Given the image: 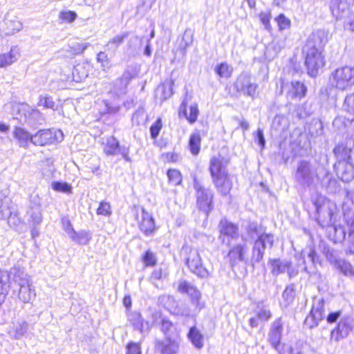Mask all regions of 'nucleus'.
<instances>
[{
    "mask_svg": "<svg viewBox=\"0 0 354 354\" xmlns=\"http://www.w3.org/2000/svg\"><path fill=\"white\" fill-rule=\"evenodd\" d=\"M333 153L337 160V162L350 161L351 154L354 153V138H348L344 143L337 145L333 149Z\"/></svg>",
    "mask_w": 354,
    "mask_h": 354,
    "instance_id": "obj_17",
    "label": "nucleus"
},
{
    "mask_svg": "<svg viewBox=\"0 0 354 354\" xmlns=\"http://www.w3.org/2000/svg\"><path fill=\"white\" fill-rule=\"evenodd\" d=\"M178 290L181 293L187 294L190 299L194 297L195 295H197L198 293L200 292L196 287L185 280H181L179 281Z\"/></svg>",
    "mask_w": 354,
    "mask_h": 354,
    "instance_id": "obj_34",
    "label": "nucleus"
},
{
    "mask_svg": "<svg viewBox=\"0 0 354 354\" xmlns=\"http://www.w3.org/2000/svg\"><path fill=\"white\" fill-rule=\"evenodd\" d=\"M248 250V247L246 243V240L242 236V243L232 247L228 252V257L232 266H234L239 262L248 263L249 261V259L246 257Z\"/></svg>",
    "mask_w": 354,
    "mask_h": 354,
    "instance_id": "obj_16",
    "label": "nucleus"
},
{
    "mask_svg": "<svg viewBox=\"0 0 354 354\" xmlns=\"http://www.w3.org/2000/svg\"><path fill=\"white\" fill-rule=\"evenodd\" d=\"M335 266L346 276L354 275V270L352 265L345 259H341Z\"/></svg>",
    "mask_w": 354,
    "mask_h": 354,
    "instance_id": "obj_42",
    "label": "nucleus"
},
{
    "mask_svg": "<svg viewBox=\"0 0 354 354\" xmlns=\"http://www.w3.org/2000/svg\"><path fill=\"white\" fill-rule=\"evenodd\" d=\"M97 214L98 215L109 216L111 214V206L109 203L106 202H101L97 209Z\"/></svg>",
    "mask_w": 354,
    "mask_h": 354,
    "instance_id": "obj_59",
    "label": "nucleus"
},
{
    "mask_svg": "<svg viewBox=\"0 0 354 354\" xmlns=\"http://www.w3.org/2000/svg\"><path fill=\"white\" fill-rule=\"evenodd\" d=\"M162 127V125L161 119H157L156 121L150 127V134L152 138L156 139L158 137Z\"/></svg>",
    "mask_w": 354,
    "mask_h": 354,
    "instance_id": "obj_55",
    "label": "nucleus"
},
{
    "mask_svg": "<svg viewBox=\"0 0 354 354\" xmlns=\"http://www.w3.org/2000/svg\"><path fill=\"white\" fill-rule=\"evenodd\" d=\"M169 182L174 186H177L182 182V176L179 171L170 169L167 171Z\"/></svg>",
    "mask_w": 354,
    "mask_h": 354,
    "instance_id": "obj_44",
    "label": "nucleus"
},
{
    "mask_svg": "<svg viewBox=\"0 0 354 354\" xmlns=\"http://www.w3.org/2000/svg\"><path fill=\"white\" fill-rule=\"evenodd\" d=\"M162 318H161L160 314L157 312L154 311L151 313V319L149 320H147L145 322L146 325V330H149L150 328L157 324L159 320L161 321Z\"/></svg>",
    "mask_w": 354,
    "mask_h": 354,
    "instance_id": "obj_54",
    "label": "nucleus"
},
{
    "mask_svg": "<svg viewBox=\"0 0 354 354\" xmlns=\"http://www.w3.org/2000/svg\"><path fill=\"white\" fill-rule=\"evenodd\" d=\"M64 230L70 239L73 238V235H75V231L68 220L64 223Z\"/></svg>",
    "mask_w": 354,
    "mask_h": 354,
    "instance_id": "obj_62",
    "label": "nucleus"
},
{
    "mask_svg": "<svg viewBox=\"0 0 354 354\" xmlns=\"http://www.w3.org/2000/svg\"><path fill=\"white\" fill-rule=\"evenodd\" d=\"M275 20L280 30H285L290 26V21L283 14H280Z\"/></svg>",
    "mask_w": 354,
    "mask_h": 354,
    "instance_id": "obj_53",
    "label": "nucleus"
},
{
    "mask_svg": "<svg viewBox=\"0 0 354 354\" xmlns=\"http://www.w3.org/2000/svg\"><path fill=\"white\" fill-rule=\"evenodd\" d=\"M350 205H352L354 207V190L346 192V196L342 205L344 216L350 227V233H353L354 232V216L349 218L348 212L352 209Z\"/></svg>",
    "mask_w": 354,
    "mask_h": 354,
    "instance_id": "obj_24",
    "label": "nucleus"
},
{
    "mask_svg": "<svg viewBox=\"0 0 354 354\" xmlns=\"http://www.w3.org/2000/svg\"><path fill=\"white\" fill-rule=\"evenodd\" d=\"M121 147L119 142L113 136L108 138L104 151L106 155L115 156L118 153V151Z\"/></svg>",
    "mask_w": 354,
    "mask_h": 354,
    "instance_id": "obj_38",
    "label": "nucleus"
},
{
    "mask_svg": "<svg viewBox=\"0 0 354 354\" xmlns=\"http://www.w3.org/2000/svg\"><path fill=\"white\" fill-rule=\"evenodd\" d=\"M269 264L272 274L276 277L287 271L289 278L291 279L296 277L299 272V263L292 266V262L290 260L272 259L269 260Z\"/></svg>",
    "mask_w": 354,
    "mask_h": 354,
    "instance_id": "obj_11",
    "label": "nucleus"
},
{
    "mask_svg": "<svg viewBox=\"0 0 354 354\" xmlns=\"http://www.w3.org/2000/svg\"><path fill=\"white\" fill-rule=\"evenodd\" d=\"M52 187L57 192H61L64 193H70L71 192V186L67 183L62 182H54L52 183Z\"/></svg>",
    "mask_w": 354,
    "mask_h": 354,
    "instance_id": "obj_50",
    "label": "nucleus"
},
{
    "mask_svg": "<svg viewBox=\"0 0 354 354\" xmlns=\"http://www.w3.org/2000/svg\"><path fill=\"white\" fill-rule=\"evenodd\" d=\"M317 177V170L312 162L303 160L297 163L295 180L299 186L303 188L313 186Z\"/></svg>",
    "mask_w": 354,
    "mask_h": 354,
    "instance_id": "obj_6",
    "label": "nucleus"
},
{
    "mask_svg": "<svg viewBox=\"0 0 354 354\" xmlns=\"http://www.w3.org/2000/svg\"><path fill=\"white\" fill-rule=\"evenodd\" d=\"M201 137L199 132H194L190 135L189 139V147L191 153L198 155L201 149Z\"/></svg>",
    "mask_w": 354,
    "mask_h": 354,
    "instance_id": "obj_37",
    "label": "nucleus"
},
{
    "mask_svg": "<svg viewBox=\"0 0 354 354\" xmlns=\"http://www.w3.org/2000/svg\"><path fill=\"white\" fill-rule=\"evenodd\" d=\"M307 249L308 250L307 256L311 260L315 267V263L319 262V257L315 252V248L313 246H308Z\"/></svg>",
    "mask_w": 354,
    "mask_h": 354,
    "instance_id": "obj_61",
    "label": "nucleus"
},
{
    "mask_svg": "<svg viewBox=\"0 0 354 354\" xmlns=\"http://www.w3.org/2000/svg\"><path fill=\"white\" fill-rule=\"evenodd\" d=\"M271 18V15L270 13H261L260 15V19L261 23L265 26L266 29H269L270 28V20Z\"/></svg>",
    "mask_w": 354,
    "mask_h": 354,
    "instance_id": "obj_64",
    "label": "nucleus"
},
{
    "mask_svg": "<svg viewBox=\"0 0 354 354\" xmlns=\"http://www.w3.org/2000/svg\"><path fill=\"white\" fill-rule=\"evenodd\" d=\"M187 336L189 339L196 348L201 349L203 347V335L196 326L190 328Z\"/></svg>",
    "mask_w": 354,
    "mask_h": 354,
    "instance_id": "obj_29",
    "label": "nucleus"
},
{
    "mask_svg": "<svg viewBox=\"0 0 354 354\" xmlns=\"http://www.w3.org/2000/svg\"><path fill=\"white\" fill-rule=\"evenodd\" d=\"M185 251L186 265L190 272L201 279L210 277L211 272L203 265L199 250L196 248H186Z\"/></svg>",
    "mask_w": 354,
    "mask_h": 354,
    "instance_id": "obj_8",
    "label": "nucleus"
},
{
    "mask_svg": "<svg viewBox=\"0 0 354 354\" xmlns=\"http://www.w3.org/2000/svg\"><path fill=\"white\" fill-rule=\"evenodd\" d=\"M310 313L323 319L325 317L324 300L322 298L315 297L313 301V306Z\"/></svg>",
    "mask_w": 354,
    "mask_h": 354,
    "instance_id": "obj_33",
    "label": "nucleus"
},
{
    "mask_svg": "<svg viewBox=\"0 0 354 354\" xmlns=\"http://www.w3.org/2000/svg\"><path fill=\"white\" fill-rule=\"evenodd\" d=\"M179 344V339H157L155 342V350L160 354H177Z\"/></svg>",
    "mask_w": 354,
    "mask_h": 354,
    "instance_id": "obj_20",
    "label": "nucleus"
},
{
    "mask_svg": "<svg viewBox=\"0 0 354 354\" xmlns=\"http://www.w3.org/2000/svg\"><path fill=\"white\" fill-rule=\"evenodd\" d=\"M283 330L281 318L275 319L271 324L268 334V342L270 346L279 354L281 353V340Z\"/></svg>",
    "mask_w": 354,
    "mask_h": 354,
    "instance_id": "obj_14",
    "label": "nucleus"
},
{
    "mask_svg": "<svg viewBox=\"0 0 354 354\" xmlns=\"http://www.w3.org/2000/svg\"><path fill=\"white\" fill-rule=\"evenodd\" d=\"M345 252L346 254H354V236H349Z\"/></svg>",
    "mask_w": 354,
    "mask_h": 354,
    "instance_id": "obj_63",
    "label": "nucleus"
},
{
    "mask_svg": "<svg viewBox=\"0 0 354 354\" xmlns=\"http://www.w3.org/2000/svg\"><path fill=\"white\" fill-rule=\"evenodd\" d=\"M215 72L221 77L229 78L232 73V68L227 63L223 62L215 68Z\"/></svg>",
    "mask_w": 354,
    "mask_h": 354,
    "instance_id": "obj_43",
    "label": "nucleus"
},
{
    "mask_svg": "<svg viewBox=\"0 0 354 354\" xmlns=\"http://www.w3.org/2000/svg\"><path fill=\"white\" fill-rule=\"evenodd\" d=\"M183 113L187 120L189 122L190 124L194 123L198 118L199 111L198 109V106L196 104H194L189 107V113L187 114L186 110V104L185 102H183L180 105V114Z\"/></svg>",
    "mask_w": 354,
    "mask_h": 354,
    "instance_id": "obj_31",
    "label": "nucleus"
},
{
    "mask_svg": "<svg viewBox=\"0 0 354 354\" xmlns=\"http://www.w3.org/2000/svg\"><path fill=\"white\" fill-rule=\"evenodd\" d=\"M168 272L167 268L160 267L159 268L153 271L151 279L153 281L162 280L167 277Z\"/></svg>",
    "mask_w": 354,
    "mask_h": 354,
    "instance_id": "obj_49",
    "label": "nucleus"
},
{
    "mask_svg": "<svg viewBox=\"0 0 354 354\" xmlns=\"http://www.w3.org/2000/svg\"><path fill=\"white\" fill-rule=\"evenodd\" d=\"M128 321L130 322L134 329L142 333L146 330V326H145L143 319L140 313L138 312H131L128 315Z\"/></svg>",
    "mask_w": 354,
    "mask_h": 354,
    "instance_id": "obj_30",
    "label": "nucleus"
},
{
    "mask_svg": "<svg viewBox=\"0 0 354 354\" xmlns=\"http://www.w3.org/2000/svg\"><path fill=\"white\" fill-rule=\"evenodd\" d=\"M344 108L347 112L354 114V93L348 95L346 97Z\"/></svg>",
    "mask_w": 354,
    "mask_h": 354,
    "instance_id": "obj_52",
    "label": "nucleus"
},
{
    "mask_svg": "<svg viewBox=\"0 0 354 354\" xmlns=\"http://www.w3.org/2000/svg\"><path fill=\"white\" fill-rule=\"evenodd\" d=\"M13 137L17 140L20 147L27 148L29 143H32V136L21 127H15L13 131Z\"/></svg>",
    "mask_w": 354,
    "mask_h": 354,
    "instance_id": "obj_27",
    "label": "nucleus"
},
{
    "mask_svg": "<svg viewBox=\"0 0 354 354\" xmlns=\"http://www.w3.org/2000/svg\"><path fill=\"white\" fill-rule=\"evenodd\" d=\"M273 243V235H263L259 239H256L252 246L251 257L249 259L250 263L254 266L255 263L262 261L267 245L271 248Z\"/></svg>",
    "mask_w": 354,
    "mask_h": 354,
    "instance_id": "obj_9",
    "label": "nucleus"
},
{
    "mask_svg": "<svg viewBox=\"0 0 354 354\" xmlns=\"http://www.w3.org/2000/svg\"><path fill=\"white\" fill-rule=\"evenodd\" d=\"M71 239L80 245H86L91 239V233L85 230L75 232Z\"/></svg>",
    "mask_w": 354,
    "mask_h": 354,
    "instance_id": "obj_39",
    "label": "nucleus"
},
{
    "mask_svg": "<svg viewBox=\"0 0 354 354\" xmlns=\"http://www.w3.org/2000/svg\"><path fill=\"white\" fill-rule=\"evenodd\" d=\"M29 216L28 221L33 225H39L42 221L41 212V198L37 194L30 196V206L27 212Z\"/></svg>",
    "mask_w": 354,
    "mask_h": 354,
    "instance_id": "obj_19",
    "label": "nucleus"
},
{
    "mask_svg": "<svg viewBox=\"0 0 354 354\" xmlns=\"http://www.w3.org/2000/svg\"><path fill=\"white\" fill-rule=\"evenodd\" d=\"M218 227L220 232L218 239L227 245H230L231 240H236L239 236V227L226 218L221 220Z\"/></svg>",
    "mask_w": 354,
    "mask_h": 354,
    "instance_id": "obj_13",
    "label": "nucleus"
},
{
    "mask_svg": "<svg viewBox=\"0 0 354 354\" xmlns=\"http://www.w3.org/2000/svg\"><path fill=\"white\" fill-rule=\"evenodd\" d=\"M327 41V37L324 30H319L313 32L308 39L304 47L306 54L305 64L308 73L311 77H315L319 69L325 64L324 57L322 50Z\"/></svg>",
    "mask_w": 354,
    "mask_h": 354,
    "instance_id": "obj_1",
    "label": "nucleus"
},
{
    "mask_svg": "<svg viewBox=\"0 0 354 354\" xmlns=\"http://www.w3.org/2000/svg\"><path fill=\"white\" fill-rule=\"evenodd\" d=\"M354 328V319L349 316L341 318L337 327L331 330L330 339L339 342L346 338Z\"/></svg>",
    "mask_w": 354,
    "mask_h": 354,
    "instance_id": "obj_15",
    "label": "nucleus"
},
{
    "mask_svg": "<svg viewBox=\"0 0 354 354\" xmlns=\"http://www.w3.org/2000/svg\"><path fill=\"white\" fill-rule=\"evenodd\" d=\"M334 167L343 182L348 183L354 179V166L351 161L336 162Z\"/></svg>",
    "mask_w": 354,
    "mask_h": 354,
    "instance_id": "obj_21",
    "label": "nucleus"
},
{
    "mask_svg": "<svg viewBox=\"0 0 354 354\" xmlns=\"http://www.w3.org/2000/svg\"><path fill=\"white\" fill-rule=\"evenodd\" d=\"M135 77V74L129 68L126 69L121 77L117 80L116 84H119L120 88L124 89L127 88L130 81Z\"/></svg>",
    "mask_w": 354,
    "mask_h": 354,
    "instance_id": "obj_41",
    "label": "nucleus"
},
{
    "mask_svg": "<svg viewBox=\"0 0 354 354\" xmlns=\"http://www.w3.org/2000/svg\"><path fill=\"white\" fill-rule=\"evenodd\" d=\"M13 275V294L24 304L31 302L36 297V291L30 277L19 268H12Z\"/></svg>",
    "mask_w": 354,
    "mask_h": 354,
    "instance_id": "obj_2",
    "label": "nucleus"
},
{
    "mask_svg": "<svg viewBox=\"0 0 354 354\" xmlns=\"http://www.w3.org/2000/svg\"><path fill=\"white\" fill-rule=\"evenodd\" d=\"M191 302L196 312L200 311L205 306V303L201 301V292H198L197 295H195L194 297L191 298Z\"/></svg>",
    "mask_w": 354,
    "mask_h": 354,
    "instance_id": "obj_60",
    "label": "nucleus"
},
{
    "mask_svg": "<svg viewBox=\"0 0 354 354\" xmlns=\"http://www.w3.org/2000/svg\"><path fill=\"white\" fill-rule=\"evenodd\" d=\"M312 202L316 209V220L319 225L322 227L333 225L335 223L333 217L337 212L335 203L320 194L313 197Z\"/></svg>",
    "mask_w": 354,
    "mask_h": 354,
    "instance_id": "obj_4",
    "label": "nucleus"
},
{
    "mask_svg": "<svg viewBox=\"0 0 354 354\" xmlns=\"http://www.w3.org/2000/svg\"><path fill=\"white\" fill-rule=\"evenodd\" d=\"M127 33H124L122 35H116L110 39L106 45L107 50L115 52L120 45L123 43L124 39L127 37Z\"/></svg>",
    "mask_w": 354,
    "mask_h": 354,
    "instance_id": "obj_40",
    "label": "nucleus"
},
{
    "mask_svg": "<svg viewBox=\"0 0 354 354\" xmlns=\"http://www.w3.org/2000/svg\"><path fill=\"white\" fill-rule=\"evenodd\" d=\"M87 43H75L70 46V51L73 55L82 53L88 47Z\"/></svg>",
    "mask_w": 354,
    "mask_h": 354,
    "instance_id": "obj_51",
    "label": "nucleus"
},
{
    "mask_svg": "<svg viewBox=\"0 0 354 354\" xmlns=\"http://www.w3.org/2000/svg\"><path fill=\"white\" fill-rule=\"evenodd\" d=\"M246 231L251 239H259L263 235H272L266 233L264 230L255 222H250L246 227Z\"/></svg>",
    "mask_w": 354,
    "mask_h": 354,
    "instance_id": "obj_32",
    "label": "nucleus"
},
{
    "mask_svg": "<svg viewBox=\"0 0 354 354\" xmlns=\"http://www.w3.org/2000/svg\"><path fill=\"white\" fill-rule=\"evenodd\" d=\"M322 320V319L310 313L304 321V326L306 328L311 329L317 326Z\"/></svg>",
    "mask_w": 354,
    "mask_h": 354,
    "instance_id": "obj_47",
    "label": "nucleus"
},
{
    "mask_svg": "<svg viewBox=\"0 0 354 354\" xmlns=\"http://www.w3.org/2000/svg\"><path fill=\"white\" fill-rule=\"evenodd\" d=\"M139 227L147 236L153 235L156 229L153 218L144 208L142 209V220L139 222Z\"/></svg>",
    "mask_w": 354,
    "mask_h": 354,
    "instance_id": "obj_23",
    "label": "nucleus"
},
{
    "mask_svg": "<svg viewBox=\"0 0 354 354\" xmlns=\"http://www.w3.org/2000/svg\"><path fill=\"white\" fill-rule=\"evenodd\" d=\"M161 325V330L165 335V339H179V332L171 322L166 318H162Z\"/></svg>",
    "mask_w": 354,
    "mask_h": 354,
    "instance_id": "obj_28",
    "label": "nucleus"
},
{
    "mask_svg": "<svg viewBox=\"0 0 354 354\" xmlns=\"http://www.w3.org/2000/svg\"><path fill=\"white\" fill-rule=\"evenodd\" d=\"M283 298L286 301L287 304L291 303L295 298V286L290 284L286 286L282 295Z\"/></svg>",
    "mask_w": 354,
    "mask_h": 354,
    "instance_id": "obj_48",
    "label": "nucleus"
},
{
    "mask_svg": "<svg viewBox=\"0 0 354 354\" xmlns=\"http://www.w3.org/2000/svg\"><path fill=\"white\" fill-rule=\"evenodd\" d=\"M126 354H141V346L139 343L130 342L126 346Z\"/></svg>",
    "mask_w": 354,
    "mask_h": 354,
    "instance_id": "obj_57",
    "label": "nucleus"
},
{
    "mask_svg": "<svg viewBox=\"0 0 354 354\" xmlns=\"http://www.w3.org/2000/svg\"><path fill=\"white\" fill-rule=\"evenodd\" d=\"M97 61L101 64L104 70H105V68H109L110 66L109 59L104 52H100L97 54Z\"/></svg>",
    "mask_w": 354,
    "mask_h": 354,
    "instance_id": "obj_58",
    "label": "nucleus"
},
{
    "mask_svg": "<svg viewBox=\"0 0 354 354\" xmlns=\"http://www.w3.org/2000/svg\"><path fill=\"white\" fill-rule=\"evenodd\" d=\"M193 187L195 190L197 207L207 214L213 209V191L205 187L196 176L193 180Z\"/></svg>",
    "mask_w": 354,
    "mask_h": 354,
    "instance_id": "obj_7",
    "label": "nucleus"
},
{
    "mask_svg": "<svg viewBox=\"0 0 354 354\" xmlns=\"http://www.w3.org/2000/svg\"><path fill=\"white\" fill-rule=\"evenodd\" d=\"M209 172L212 183L217 191L221 195L227 196L232 187V181L227 172L226 165L223 157L214 156L211 158Z\"/></svg>",
    "mask_w": 354,
    "mask_h": 354,
    "instance_id": "obj_3",
    "label": "nucleus"
},
{
    "mask_svg": "<svg viewBox=\"0 0 354 354\" xmlns=\"http://www.w3.org/2000/svg\"><path fill=\"white\" fill-rule=\"evenodd\" d=\"M10 281L12 286L13 275L11 274V269L9 272L0 270V300H3L8 293Z\"/></svg>",
    "mask_w": 354,
    "mask_h": 354,
    "instance_id": "obj_25",
    "label": "nucleus"
},
{
    "mask_svg": "<svg viewBox=\"0 0 354 354\" xmlns=\"http://www.w3.org/2000/svg\"><path fill=\"white\" fill-rule=\"evenodd\" d=\"M142 260L146 267L154 266L157 263L156 254L150 250L145 252V254L142 256Z\"/></svg>",
    "mask_w": 354,
    "mask_h": 354,
    "instance_id": "obj_45",
    "label": "nucleus"
},
{
    "mask_svg": "<svg viewBox=\"0 0 354 354\" xmlns=\"http://www.w3.org/2000/svg\"><path fill=\"white\" fill-rule=\"evenodd\" d=\"M62 139L63 133L61 131L43 129L32 135V143L37 146H45L61 141Z\"/></svg>",
    "mask_w": 354,
    "mask_h": 354,
    "instance_id": "obj_12",
    "label": "nucleus"
},
{
    "mask_svg": "<svg viewBox=\"0 0 354 354\" xmlns=\"http://www.w3.org/2000/svg\"><path fill=\"white\" fill-rule=\"evenodd\" d=\"M234 88L243 95L250 97L252 99L257 95V84L252 82L250 75L247 73H241L234 82Z\"/></svg>",
    "mask_w": 354,
    "mask_h": 354,
    "instance_id": "obj_10",
    "label": "nucleus"
},
{
    "mask_svg": "<svg viewBox=\"0 0 354 354\" xmlns=\"http://www.w3.org/2000/svg\"><path fill=\"white\" fill-rule=\"evenodd\" d=\"M322 254L325 256L326 259L331 263L335 266L339 259V252L335 249L330 248L328 245L323 244Z\"/></svg>",
    "mask_w": 354,
    "mask_h": 354,
    "instance_id": "obj_36",
    "label": "nucleus"
},
{
    "mask_svg": "<svg viewBox=\"0 0 354 354\" xmlns=\"http://www.w3.org/2000/svg\"><path fill=\"white\" fill-rule=\"evenodd\" d=\"M28 329V323L24 320H19L12 323V325L8 329V333L12 339H21L27 335Z\"/></svg>",
    "mask_w": 354,
    "mask_h": 354,
    "instance_id": "obj_22",
    "label": "nucleus"
},
{
    "mask_svg": "<svg viewBox=\"0 0 354 354\" xmlns=\"http://www.w3.org/2000/svg\"><path fill=\"white\" fill-rule=\"evenodd\" d=\"M272 317V313L268 306L263 302H259L254 310V316L249 319L252 328H257L261 323L268 322Z\"/></svg>",
    "mask_w": 354,
    "mask_h": 354,
    "instance_id": "obj_18",
    "label": "nucleus"
},
{
    "mask_svg": "<svg viewBox=\"0 0 354 354\" xmlns=\"http://www.w3.org/2000/svg\"><path fill=\"white\" fill-rule=\"evenodd\" d=\"M19 53L17 49L12 48L7 54L0 55V68L10 65L17 60Z\"/></svg>",
    "mask_w": 354,
    "mask_h": 354,
    "instance_id": "obj_35",
    "label": "nucleus"
},
{
    "mask_svg": "<svg viewBox=\"0 0 354 354\" xmlns=\"http://www.w3.org/2000/svg\"><path fill=\"white\" fill-rule=\"evenodd\" d=\"M307 91L306 86L299 81L292 82L287 92V97L290 100L301 99Z\"/></svg>",
    "mask_w": 354,
    "mask_h": 354,
    "instance_id": "obj_26",
    "label": "nucleus"
},
{
    "mask_svg": "<svg viewBox=\"0 0 354 354\" xmlns=\"http://www.w3.org/2000/svg\"><path fill=\"white\" fill-rule=\"evenodd\" d=\"M77 17V14L74 11L71 10H62L59 14V19L68 23L74 21Z\"/></svg>",
    "mask_w": 354,
    "mask_h": 354,
    "instance_id": "obj_46",
    "label": "nucleus"
},
{
    "mask_svg": "<svg viewBox=\"0 0 354 354\" xmlns=\"http://www.w3.org/2000/svg\"><path fill=\"white\" fill-rule=\"evenodd\" d=\"M330 82L335 88L345 91L354 85V66H344L330 75Z\"/></svg>",
    "mask_w": 354,
    "mask_h": 354,
    "instance_id": "obj_5",
    "label": "nucleus"
},
{
    "mask_svg": "<svg viewBox=\"0 0 354 354\" xmlns=\"http://www.w3.org/2000/svg\"><path fill=\"white\" fill-rule=\"evenodd\" d=\"M38 104L39 106H42L45 108L53 109L55 102H53V98L50 96L45 95L40 97Z\"/></svg>",
    "mask_w": 354,
    "mask_h": 354,
    "instance_id": "obj_56",
    "label": "nucleus"
}]
</instances>
